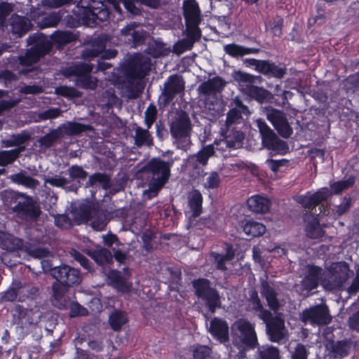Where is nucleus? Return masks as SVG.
Wrapping results in <instances>:
<instances>
[{"instance_id": "obj_23", "label": "nucleus", "mask_w": 359, "mask_h": 359, "mask_svg": "<svg viewBox=\"0 0 359 359\" xmlns=\"http://www.w3.org/2000/svg\"><path fill=\"white\" fill-rule=\"evenodd\" d=\"M258 73L268 78L281 79L287 73V67L279 66L270 60H263Z\"/></svg>"}, {"instance_id": "obj_35", "label": "nucleus", "mask_w": 359, "mask_h": 359, "mask_svg": "<svg viewBox=\"0 0 359 359\" xmlns=\"http://www.w3.org/2000/svg\"><path fill=\"white\" fill-rule=\"evenodd\" d=\"M93 71V65L85 62H76L67 67L64 70V75L70 77L76 76L79 79L86 74H90Z\"/></svg>"}, {"instance_id": "obj_1", "label": "nucleus", "mask_w": 359, "mask_h": 359, "mask_svg": "<svg viewBox=\"0 0 359 359\" xmlns=\"http://www.w3.org/2000/svg\"><path fill=\"white\" fill-rule=\"evenodd\" d=\"M27 43L31 47L26 53L19 58L20 64L26 67L20 70L21 74L34 78L39 73L38 67H29L36 63L40 59L48 54L52 48L50 40L43 33L36 32L27 38Z\"/></svg>"}, {"instance_id": "obj_15", "label": "nucleus", "mask_w": 359, "mask_h": 359, "mask_svg": "<svg viewBox=\"0 0 359 359\" xmlns=\"http://www.w3.org/2000/svg\"><path fill=\"white\" fill-rule=\"evenodd\" d=\"M183 16L186 27H196L202 21L199 5L196 0L183 1Z\"/></svg>"}, {"instance_id": "obj_16", "label": "nucleus", "mask_w": 359, "mask_h": 359, "mask_svg": "<svg viewBox=\"0 0 359 359\" xmlns=\"http://www.w3.org/2000/svg\"><path fill=\"white\" fill-rule=\"evenodd\" d=\"M96 4V6L93 5L85 6L86 15L89 19L88 26L91 27L98 24L97 20L104 22L110 17V11L104 1H99Z\"/></svg>"}, {"instance_id": "obj_20", "label": "nucleus", "mask_w": 359, "mask_h": 359, "mask_svg": "<svg viewBox=\"0 0 359 359\" xmlns=\"http://www.w3.org/2000/svg\"><path fill=\"white\" fill-rule=\"evenodd\" d=\"M86 12L85 6L81 5V3L78 4L72 11L73 15L68 14L65 17V25L71 28H76L82 25L88 26L89 19Z\"/></svg>"}, {"instance_id": "obj_24", "label": "nucleus", "mask_w": 359, "mask_h": 359, "mask_svg": "<svg viewBox=\"0 0 359 359\" xmlns=\"http://www.w3.org/2000/svg\"><path fill=\"white\" fill-rule=\"evenodd\" d=\"M231 106L232 108L226 114V123L228 126L239 123L240 120L243 118L242 114L249 113L248 107L238 97L233 99Z\"/></svg>"}, {"instance_id": "obj_63", "label": "nucleus", "mask_w": 359, "mask_h": 359, "mask_svg": "<svg viewBox=\"0 0 359 359\" xmlns=\"http://www.w3.org/2000/svg\"><path fill=\"white\" fill-rule=\"evenodd\" d=\"M45 184H48L55 187L64 188L69 182L65 177L55 175L54 177H48L44 179Z\"/></svg>"}, {"instance_id": "obj_18", "label": "nucleus", "mask_w": 359, "mask_h": 359, "mask_svg": "<svg viewBox=\"0 0 359 359\" xmlns=\"http://www.w3.org/2000/svg\"><path fill=\"white\" fill-rule=\"evenodd\" d=\"M209 332L220 344L229 341V325L224 319L217 317L212 318L210 323Z\"/></svg>"}, {"instance_id": "obj_53", "label": "nucleus", "mask_w": 359, "mask_h": 359, "mask_svg": "<svg viewBox=\"0 0 359 359\" xmlns=\"http://www.w3.org/2000/svg\"><path fill=\"white\" fill-rule=\"evenodd\" d=\"M215 154V147L213 144H208L203 147L196 154V161L201 165L208 163L210 157Z\"/></svg>"}, {"instance_id": "obj_25", "label": "nucleus", "mask_w": 359, "mask_h": 359, "mask_svg": "<svg viewBox=\"0 0 359 359\" xmlns=\"http://www.w3.org/2000/svg\"><path fill=\"white\" fill-rule=\"evenodd\" d=\"M79 36L72 31L69 30H55L50 36V40L53 45H55L58 48H62L66 45L77 41Z\"/></svg>"}, {"instance_id": "obj_41", "label": "nucleus", "mask_w": 359, "mask_h": 359, "mask_svg": "<svg viewBox=\"0 0 359 359\" xmlns=\"http://www.w3.org/2000/svg\"><path fill=\"white\" fill-rule=\"evenodd\" d=\"M97 184H100L105 190L109 189L111 186V176L104 172H95L89 176L86 187H93Z\"/></svg>"}, {"instance_id": "obj_31", "label": "nucleus", "mask_w": 359, "mask_h": 359, "mask_svg": "<svg viewBox=\"0 0 359 359\" xmlns=\"http://www.w3.org/2000/svg\"><path fill=\"white\" fill-rule=\"evenodd\" d=\"M25 245V243L22 238H17L11 234L2 233L0 236V247L7 251H23Z\"/></svg>"}, {"instance_id": "obj_50", "label": "nucleus", "mask_w": 359, "mask_h": 359, "mask_svg": "<svg viewBox=\"0 0 359 359\" xmlns=\"http://www.w3.org/2000/svg\"><path fill=\"white\" fill-rule=\"evenodd\" d=\"M351 349V342L348 340L337 341L332 346V353L335 356L344 358L347 356Z\"/></svg>"}, {"instance_id": "obj_40", "label": "nucleus", "mask_w": 359, "mask_h": 359, "mask_svg": "<svg viewBox=\"0 0 359 359\" xmlns=\"http://www.w3.org/2000/svg\"><path fill=\"white\" fill-rule=\"evenodd\" d=\"M63 137V133L59 126L51 130L48 133L41 137L38 140L39 145L44 148H50L54 145L55 142Z\"/></svg>"}, {"instance_id": "obj_34", "label": "nucleus", "mask_w": 359, "mask_h": 359, "mask_svg": "<svg viewBox=\"0 0 359 359\" xmlns=\"http://www.w3.org/2000/svg\"><path fill=\"white\" fill-rule=\"evenodd\" d=\"M65 11L59 10L50 13H46L42 15L38 27L45 29L48 27H56L62 20Z\"/></svg>"}, {"instance_id": "obj_12", "label": "nucleus", "mask_w": 359, "mask_h": 359, "mask_svg": "<svg viewBox=\"0 0 359 359\" xmlns=\"http://www.w3.org/2000/svg\"><path fill=\"white\" fill-rule=\"evenodd\" d=\"M266 117L281 137L288 138L291 136L292 128L282 111L272 108L268 111Z\"/></svg>"}, {"instance_id": "obj_4", "label": "nucleus", "mask_w": 359, "mask_h": 359, "mask_svg": "<svg viewBox=\"0 0 359 359\" xmlns=\"http://www.w3.org/2000/svg\"><path fill=\"white\" fill-rule=\"evenodd\" d=\"M232 344L238 350V359L247 358V353L259 346L254 325L248 320L238 319L232 327Z\"/></svg>"}, {"instance_id": "obj_21", "label": "nucleus", "mask_w": 359, "mask_h": 359, "mask_svg": "<svg viewBox=\"0 0 359 359\" xmlns=\"http://www.w3.org/2000/svg\"><path fill=\"white\" fill-rule=\"evenodd\" d=\"M262 143L264 147L281 155L287 154L289 151L287 142L279 139L273 131L262 137Z\"/></svg>"}, {"instance_id": "obj_32", "label": "nucleus", "mask_w": 359, "mask_h": 359, "mask_svg": "<svg viewBox=\"0 0 359 359\" xmlns=\"http://www.w3.org/2000/svg\"><path fill=\"white\" fill-rule=\"evenodd\" d=\"M108 323L113 331L119 332L128 323V313L121 309H114L109 316Z\"/></svg>"}, {"instance_id": "obj_60", "label": "nucleus", "mask_w": 359, "mask_h": 359, "mask_svg": "<svg viewBox=\"0 0 359 359\" xmlns=\"http://www.w3.org/2000/svg\"><path fill=\"white\" fill-rule=\"evenodd\" d=\"M248 302L252 310L258 311L263 309V305L259 297L258 292L255 289L249 291Z\"/></svg>"}, {"instance_id": "obj_28", "label": "nucleus", "mask_w": 359, "mask_h": 359, "mask_svg": "<svg viewBox=\"0 0 359 359\" xmlns=\"http://www.w3.org/2000/svg\"><path fill=\"white\" fill-rule=\"evenodd\" d=\"M203 198L198 189H193L188 196V206L190 209L191 218L199 217L203 212Z\"/></svg>"}, {"instance_id": "obj_11", "label": "nucleus", "mask_w": 359, "mask_h": 359, "mask_svg": "<svg viewBox=\"0 0 359 359\" xmlns=\"http://www.w3.org/2000/svg\"><path fill=\"white\" fill-rule=\"evenodd\" d=\"M185 82L182 76L178 74L170 75L168 81L164 83V89L162 92L164 105L169 104L180 93L184 92Z\"/></svg>"}, {"instance_id": "obj_19", "label": "nucleus", "mask_w": 359, "mask_h": 359, "mask_svg": "<svg viewBox=\"0 0 359 359\" xmlns=\"http://www.w3.org/2000/svg\"><path fill=\"white\" fill-rule=\"evenodd\" d=\"M259 292L261 296L265 299L268 306L274 311H278L280 307V304L278 299V292L267 279L260 280Z\"/></svg>"}, {"instance_id": "obj_64", "label": "nucleus", "mask_w": 359, "mask_h": 359, "mask_svg": "<svg viewBox=\"0 0 359 359\" xmlns=\"http://www.w3.org/2000/svg\"><path fill=\"white\" fill-rule=\"evenodd\" d=\"M345 86L347 90L354 92L359 86V72L349 75L346 79Z\"/></svg>"}, {"instance_id": "obj_54", "label": "nucleus", "mask_w": 359, "mask_h": 359, "mask_svg": "<svg viewBox=\"0 0 359 359\" xmlns=\"http://www.w3.org/2000/svg\"><path fill=\"white\" fill-rule=\"evenodd\" d=\"M224 52L232 57H239L245 55V46L231 43L224 46Z\"/></svg>"}, {"instance_id": "obj_26", "label": "nucleus", "mask_w": 359, "mask_h": 359, "mask_svg": "<svg viewBox=\"0 0 359 359\" xmlns=\"http://www.w3.org/2000/svg\"><path fill=\"white\" fill-rule=\"evenodd\" d=\"M13 316V323L24 328L32 324V311L24 306L17 304L11 311Z\"/></svg>"}, {"instance_id": "obj_62", "label": "nucleus", "mask_w": 359, "mask_h": 359, "mask_svg": "<svg viewBox=\"0 0 359 359\" xmlns=\"http://www.w3.org/2000/svg\"><path fill=\"white\" fill-rule=\"evenodd\" d=\"M61 112H62V111L60 108H57H57H55V107L49 108V109L39 114V115H38L39 121H46L48 119L57 118L58 116H60Z\"/></svg>"}, {"instance_id": "obj_44", "label": "nucleus", "mask_w": 359, "mask_h": 359, "mask_svg": "<svg viewBox=\"0 0 359 359\" xmlns=\"http://www.w3.org/2000/svg\"><path fill=\"white\" fill-rule=\"evenodd\" d=\"M25 149V147H20L11 150L0 151V166L6 167L13 163L20 156V153Z\"/></svg>"}, {"instance_id": "obj_55", "label": "nucleus", "mask_w": 359, "mask_h": 359, "mask_svg": "<svg viewBox=\"0 0 359 359\" xmlns=\"http://www.w3.org/2000/svg\"><path fill=\"white\" fill-rule=\"evenodd\" d=\"M55 92L60 96L70 99L81 97V93L76 88L67 86H61L56 88Z\"/></svg>"}, {"instance_id": "obj_48", "label": "nucleus", "mask_w": 359, "mask_h": 359, "mask_svg": "<svg viewBox=\"0 0 359 359\" xmlns=\"http://www.w3.org/2000/svg\"><path fill=\"white\" fill-rule=\"evenodd\" d=\"M149 130L147 128L146 129H143L141 127L136 128L135 142L137 147L152 144L153 140Z\"/></svg>"}, {"instance_id": "obj_8", "label": "nucleus", "mask_w": 359, "mask_h": 359, "mask_svg": "<svg viewBox=\"0 0 359 359\" xmlns=\"http://www.w3.org/2000/svg\"><path fill=\"white\" fill-rule=\"evenodd\" d=\"M235 79L239 82L246 83L245 93L252 99L259 103H263L270 99V92L262 87L254 86L256 76L250 74L238 71L236 73Z\"/></svg>"}, {"instance_id": "obj_14", "label": "nucleus", "mask_w": 359, "mask_h": 359, "mask_svg": "<svg viewBox=\"0 0 359 359\" xmlns=\"http://www.w3.org/2000/svg\"><path fill=\"white\" fill-rule=\"evenodd\" d=\"M302 318L304 322L310 321L311 323L317 325H327L331 320L328 307L323 304L304 310Z\"/></svg>"}, {"instance_id": "obj_56", "label": "nucleus", "mask_w": 359, "mask_h": 359, "mask_svg": "<svg viewBox=\"0 0 359 359\" xmlns=\"http://www.w3.org/2000/svg\"><path fill=\"white\" fill-rule=\"evenodd\" d=\"M77 84L83 88L94 90L97 87V79L91 76L90 74L76 79Z\"/></svg>"}, {"instance_id": "obj_59", "label": "nucleus", "mask_w": 359, "mask_h": 359, "mask_svg": "<svg viewBox=\"0 0 359 359\" xmlns=\"http://www.w3.org/2000/svg\"><path fill=\"white\" fill-rule=\"evenodd\" d=\"M265 163L272 172L277 173L280 170L281 168L288 166L289 161L285 158L280 160L269 158L266 161Z\"/></svg>"}, {"instance_id": "obj_51", "label": "nucleus", "mask_w": 359, "mask_h": 359, "mask_svg": "<svg viewBox=\"0 0 359 359\" xmlns=\"http://www.w3.org/2000/svg\"><path fill=\"white\" fill-rule=\"evenodd\" d=\"M23 252L36 259H43L48 257L50 252L47 248L33 247L30 243H25Z\"/></svg>"}, {"instance_id": "obj_37", "label": "nucleus", "mask_w": 359, "mask_h": 359, "mask_svg": "<svg viewBox=\"0 0 359 359\" xmlns=\"http://www.w3.org/2000/svg\"><path fill=\"white\" fill-rule=\"evenodd\" d=\"M99 210L97 206L90 202L80 203L76 209L77 215L86 222L92 220L98 214Z\"/></svg>"}, {"instance_id": "obj_61", "label": "nucleus", "mask_w": 359, "mask_h": 359, "mask_svg": "<svg viewBox=\"0 0 359 359\" xmlns=\"http://www.w3.org/2000/svg\"><path fill=\"white\" fill-rule=\"evenodd\" d=\"M193 46V41L187 38L182 39L174 45L173 50L177 54H182L187 50H191Z\"/></svg>"}, {"instance_id": "obj_52", "label": "nucleus", "mask_w": 359, "mask_h": 359, "mask_svg": "<svg viewBox=\"0 0 359 359\" xmlns=\"http://www.w3.org/2000/svg\"><path fill=\"white\" fill-rule=\"evenodd\" d=\"M212 349L208 346L196 344L193 346L192 354L194 359H210Z\"/></svg>"}, {"instance_id": "obj_27", "label": "nucleus", "mask_w": 359, "mask_h": 359, "mask_svg": "<svg viewBox=\"0 0 359 359\" xmlns=\"http://www.w3.org/2000/svg\"><path fill=\"white\" fill-rule=\"evenodd\" d=\"M306 236L312 239L322 238L325 231L320 227L318 216L310 215L304 218Z\"/></svg>"}, {"instance_id": "obj_38", "label": "nucleus", "mask_w": 359, "mask_h": 359, "mask_svg": "<svg viewBox=\"0 0 359 359\" xmlns=\"http://www.w3.org/2000/svg\"><path fill=\"white\" fill-rule=\"evenodd\" d=\"M89 255L99 266H104L113 262V255L109 249L105 248L93 250Z\"/></svg>"}, {"instance_id": "obj_2", "label": "nucleus", "mask_w": 359, "mask_h": 359, "mask_svg": "<svg viewBox=\"0 0 359 359\" xmlns=\"http://www.w3.org/2000/svg\"><path fill=\"white\" fill-rule=\"evenodd\" d=\"M2 198L4 204L21 219L34 222L41 213L40 206L32 196L25 194L7 190L2 194Z\"/></svg>"}, {"instance_id": "obj_5", "label": "nucleus", "mask_w": 359, "mask_h": 359, "mask_svg": "<svg viewBox=\"0 0 359 359\" xmlns=\"http://www.w3.org/2000/svg\"><path fill=\"white\" fill-rule=\"evenodd\" d=\"M194 293L198 298L199 304L208 313L214 314L222 306L219 292L212 286L210 280L198 278L191 281Z\"/></svg>"}, {"instance_id": "obj_6", "label": "nucleus", "mask_w": 359, "mask_h": 359, "mask_svg": "<svg viewBox=\"0 0 359 359\" xmlns=\"http://www.w3.org/2000/svg\"><path fill=\"white\" fill-rule=\"evenodd\" d=\"M151 63L148 59L136 56L130 58L122 66L123 84L128 91L134 89L135 83L142 80L149 72Z\"/></svg>"}, {"instance_id": "obj_45", "label": "nucleus", "mask_w": 359, "mask_h": 359, "mask_svg": "<svg viewBox=\"0 0 359 359\" xmlns=\"http://www.w3.org/2000/svg\"><path fill=\"white\" fill-rule=\"evenodd\" d=\"M107 279L114 287L120 291L124 292L129 289V286L118 270H111L107 275Z\"/></svg>"}, {"instance_id": "obj_57", "label": "nucleus", "mask_w": 359, "mask_h": 359, "mask_svg": "<svg viewBox=\"0 0 359 359\" xmlns=\"http://www.w3.org/2000/svg\"><path fill=\"white\" fill-rule=\"evenodd\" d=\"M221 183L219 175L217 172H212L205 179L203 184L204 188L207 189H217Z\"/></svg>"}, {"instance_id": "obj_42", "label": "nucleus", "mask_w": 359, "mask_h": 359, "mask_svg": "<svg viewBox=\"0 0 359 359\" xmlns=\"http://www.w3.org/2000/svg\"><path fill=\"white\" fill-rule=\"evenodd\" d=\"M257 359H281L278 348L269 344L258 346Z\"/></svg>"}, {"instance_id": "obj_3", "label": "nucleus", "mask_w": 359, "mask_h": 359, "mask_svg": "<svg viewBox=\"0 0 359 359\" xmlns=\"http://www.w3.org/2000/svg\"><path fill=\"white\" fill-rule=\"evenodd\" d=\"M172 165L159 158H153L142 168L141 170L147 175L149 189L144 191V195L149 198L156 196L168 182Z\"/></svg>"}, {"instance_id": "obj_43", "label": "nucleus", "mask_w": 359, "mask_h": 359, "mask_svg": "<svg viewBox=\"0 0 359 359\" xmlns=\"http://www.w3.org/2000/svg\"><path fill=\"white\" fill-rule=\"evenodd\" d=\"M10 179L13 183L29 189H35L39 184L37 180L26 175L22 172L11 175Z\"/></svg>"}, {"instance_id": "obj_13", "label": "nucleus", "mask_w": 359, "mask_h": 359, "mask_svg": "<svg viewBox=\"0 0 359 359\" xmlns=\"http://www.w3.org/2000/svg\"><path fill=\"white\" fill-rule=\"evenodd\" d=\"M324 272L320 266L314 264H307L305 268L304 276L301 283L302 287L309 291L317 288L321 283L323 285Z\"/></svg>"}, {"instance_id": "obj_17", "label": "nucleus", "mask_w": 359, "mask_h": 359, "mask_svg": "<svg viewBox=\"0 0 359 359\" xmlns=\"http://www.w3.org/2000/svg\"><path fill=\"white\" fill-rule=\"evenodd\" d=\"M330 196V191L328 188L323 187L312 194L310 192H307L306 194L300 196L298 203L304 208L313 210L321 202L326 201Z\"/></svg>"}, {"instance_id": "obj_9", "label": "nucleus", "mask_w": 359, "mask_h": 359, "mask_svg": "<svg viewBox=\"0 0 359 359\" xmlns=\"http://www.w3.org/2000/svg\"><path fill=\"white\" fill-rule=\"evenodd\" d=\"M349 266L347 263H337L327 278H324L323 286L328 290H342L349 278Z\"/></svg>"}, {"instance_id": "obj_33", "label": "nucleus", "mask_w": 359, "mask_h": 359, "mask_svg": "<svg viewBox=\"0 0 359 359\" xmlns=\"http://www.w3.org/2000/svg\"><path fill=\"white\" fill-rule=\"evenodd\" d=\"M123 36H130L129 39L132 41L133 47H137L145 43L147 32L143 30H136L134 29V25H128L121 29Z\"/></svg>"}, {"instance_id": "obj_22", "label": "nucleus", "mask_w": 359, "mask_h": 359, "mask_svg": "<svg viewBox=\"0 0 359 359\" xmlns=\"http://www.w3.org/2000/svg\"><path fill=\"white\" fill-rule=\"evenodd\" d=\"M266 334L271 342H279L284 337L285 321L279 316H274L267 323Z\"/></svg>"}, {"instance_id": "obj_49", "label": "nucleus", "mask_w": 359, "mask_h": 359, "mask_svg": "<svg viewBox=\"0 0 359 359\" xmlns=\"http://www.w3.org/2000/svg\"><path fill=\"white\" fill-rule=\"evenodd\" d=\"M228 133V132L226 133ZM225 140H223L221 143L226 147H235L236 144L241 143L244 139V134L239 130H231L229 134H226L224 136Z\"/></svg>"}, {"instance_id": "obj_7", "label": "nucleus", "mask_w": 359, "mask_h": 359, "mask_svg": "<svg viewBox=\"0 0 359 359\" xmlns=\"http://www.w3.org/2000/svg\"><path fill=\"white\" fill-rule=\"evenodd\" d=\"M192 124L189 114L181 111L170 123V133L173 144L179 149L187 151L191 145Z\"/></svg>"}, {"instance_id": "obj_58", "label": "nucleus", "mask_w": 359, "mask_h": 359, "mask_svg": "<svg viewBox=\"0 0 359 359\" xmlns=\"http://www.w3.org/2000/svg\"><path fill=\"white\" fill-rule=\"evenodd\" d=\"M157 110L153 104H150L144 111V123L147 129H150L156 120Z\"/></svg>"}, {"instance_id": "obj_30", "label": "nucleus", "mask_w": 359, "mask_h": 359, "mask_svg": "<svg viewBox=\"0 0 359 359\" xmlns=\"http://www.w3.org/2000/svg\"><path fill=\"white\" fill-rule=\"evenodd\" d=\"M248 206L250 210L256 213L267 212L271 205L270 200L260 195L252 196L248 198Z\"/></svg>"}, {"instance_id": "obj_29", "label": "nucleus", "mask_w": 359, "mask_h": 359, "mask_svg": "<svg viewBox=\"0 0 359 359\" xmlns=\"http://www.w3.org/2000/svg\"><path fill=\"white\" fill-rule=\"evenodd\" d=\"M65 135L68 136L79 135L86 131H92L93 128L89 124H84L75 121H67L59 126Z\"/></svg>"}, {"instance_id": "obj_36", "label": "nucleus", "mask_w": 359, "mask_h": 359, "mask_svg": "<svg viewBox=\"0 0 359 359\" xmlns=\"http://www.w3.org/2000/svg\"><path fill=\"white\" fill-rule=\"evenodd\" d=\"M10 26L13 33L22 36L29 29L30 22L25 17L13 15L10 18Z\"/></svg>"}, {"instance_id": "obj_39", "label": "nucleus", "mask_w": 359, "mask_h": 359, "mask_svg": "<svg viewBox=\"0 0 359 359\" xmlns=\"http://www.w3.org/2000/svg\"><path fill=\"white\" fill-rule=\"evenodd\" d=\"M243 229L250 239L262 236L266 230L263 224L254 220H247L243 226Z\"/></svg>"}, {"instance_id": "obj_10", "label": "nucleus", "mask_w": 359, "mask_h": 359, "mask_svg": "<svg viewBox=\"0 0 359 359\" xmlns=\"http://www.w3.org/2000/svg\"><path fill=\"white\" fill-rule=\"evenodd\" d=\"M51 276L65 287L78 285L81 281L80 271L66 264L53 268L51 270Z\"/></svg>"}, {"instance_id": "obj_46", "label": "nucleus", "mask_w": 359, "mask_h": 359, "mask_svg": "<svg viewBox=\"0 0 359 359\" xmlns=\"http://www.w3.org/2000/svg\"><path fill=\"white\" fill-rule=\"evenodd\" d=\"M355 182V177L350 176L345 180H340L330 184V194H341L344 190L352 187Z\"/></svg>"}, {"instance_id": "obj_47", "label": "nucleus", "mask_w": 359, "mask_h": 359, "mask_svg": "<svg viewBox=\"0 0 359 359\" xmlns=\"http://www.w3.org/2000/svg\"><path fill=\"white\" fill-rule=\"evenodd\" d=\"M67 172L69 175V177L72 180H77L79 184H80L79 180H83L88 176V172L84 169H83L81 166H79L78 165H73L70 166L67 170ZM79 187H80V184H79L78 186L72 185L69 188V190H76Z\"/></svg>"}]
</instances>
